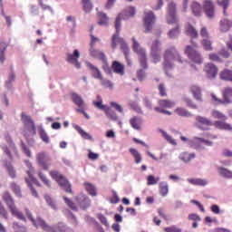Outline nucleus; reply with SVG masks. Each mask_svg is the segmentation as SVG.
I'll return each instance as SVG.
<instances>
[{
  "instance_id": "f257e3e1",
  "label": "nucleus",
  "mask_w": 232,
  "mask_h": 232,
  "mask_svg": "<svg viewBox=\"0 0 232 232\" xmlns=\"http://www.w3.org/2000/svg\"><path fill=\"white\" fill-rule=\"evenodd\" d=\"M25 215H26V217H28L31 219V221L33 222L34 226H35V227H41L43 229V231H46V232H68V231H70V228H68V227H66V225H64V223H58L57 226L53 227H50V225H48V223H46V221H44L41 218H37L36 220L34 219V217H32V212H30V210H28V208L25 209Z\"/></svg>"
},
{
  "instance_id": "f03ea898",
  "label": "nucleus",
  "mask_w": 232,
  "mask_h": 232,
  "mask_svg": "<svg viewBox=\"0 0 232 232\" xmlns=\"http://www.w3.org/2000/svg\"><path fill=\"white\" fill-rule=\"evenodd\" d=\"M163 59L164 70H171V68H173V63H175V61L177 63H184V60H182V56H180V53H179V51L175 47L166 49L163 53Z\"/></svg>"
},
{
  "instance_id": "7ed1b4c3",
  "label": "nucleus",
  "mask_w": 232,
  "mask_h": 232,
  "mask_svg": "<svg viewBox=\"0 0 232 232\" xmlns=\"http://www.w3.org/2000/svg\"><path fill=\"white\" fill-rule=\"evenodd\" d=\"M49 175L53 180H55V182L58 183V186H60L61 188L65 191V193H70L71 195H73V190L72 189V183L68 180V179L65 178L61 171L57 169L51 170L49 172Z\"/></svg>"
},
{
  "instance_id": "20e7f679",
  "label": "nucleus",
  "mask_w": 232,
  "mask_h": 232,
  "mask_svg": "<svg viewBox=\"0 0 232 232\" xmlns=\"http://www.w3.org/2000/svg\"><path fill=\"white\" fill-rule=\"evenodd\" d=\"M2 198L6 204L13 217H16V218H18L19 220H24V222H26V218H24V214L19 211V209L15 206V201L14 200V198H12V194H10V192L5 191L2 195Z\"/></svg>"
},
{
  "instance_id": "39448f33",
  "label": "nucleus",
  "mask_w": 232,
  "mask_h": 232,
  "mask_svg": "<svg viewBox=\"0 0 232 232\" xmlns=\"http://www.w3.org/2000/svg\"><path fill=\"white\" fill-rule=\"evenodd\" d=\"M5 143H1L0 148L9 160H14V155H19L17 146H15V142L8 133L5 134Z\"/></svg>"
},
{
  "instance_id": "423d86ee",
  "label": "nucleus",
  "mask_w": 232,
  "mask_h": 232,
  "mask_svg": "<svg viewBox=\"0 0 232 232\" xmlns=\"http://www.w3.org/2000/svg\"><path fill=\"white\" fill-rule=\"evenodd\" d=\"M21 120L24 124V137H30V135H35V133H37V129L35 128V121H34L32 116L26 115L24 112H22Z\"/></svg>"
},
{
  "instance_id": "0eeeda50",
  "label": "nucleus",
  "mask_w": 232,
  "mask_h": 232,
  "mask_svg": "<svg viewBox=\"0 0 232 232\" xmlns=\"http://www.w3.org/2000/svg\"><path fill=\"white\" fill-rule=\"evenodd\" d=\"M132 50L140 59V64L143 70H148V56L146 55V49L140 47V44L135 39V37H132Z\"/></svg>"
},
{
  "instance_id": "6e6552de",
  "label": "nucleus",
  "mask_w": 232,
  "mask_h": 232,
  "mask_svg": "<svg viewBox=\"0 0 232 232\" xmlns=\"http://www.w3.org/2000/svg\"><path fill=\"white\" fill-rule=\"evenodd\" d=\"M136 14V9L133 6L127 7L122 13H121L115 20V29L119 33L121 31V21L130 19Z\"/></svg>"
},
{
  "instance_id": "1a4fd4ad",
  "label": "nucleus",
  "mask_w": 232,
  "mask_h": 232,
  "mask_svg": "<svg viewBox=\"0 0 232 232\" xmlns=\"http://www.w3.org/2000/svg\"><path fill=\"white\" fill-rule=\"evenodd\" d=\"M144 18H143V26L145 28V34H150L151 30H153V25L155 24V20L157 17L153 11L146 10L144 11Z\"/></svg>"
},
{
  "instance_id": "9d476101",
  "label": "nucleus",
  "mask_w": 232,
  "mask_h": 232,
  "mask_svg": "<svg viewBox=\"0 0 232 232\" xmlns=\"http://www.w3.org/2000/svg\"><path fill=\"white\" fill-rule=\"evenodd\" d=\"M36 162L40 168L48 171V169H50V166H52V158L44 151L38 152L36 154Z\"/></svg>"
},
{
  "instance_id": "9b49d317",
  "label": "nucleus",
  "mask_w": 232,
  "mask_h": 232,
  "mask_svg": "<svg viewBox=\"0 0 232 232\" xmlns=\"http://www.w3.org/2000/svg\"><path fill=\"white\" fill-rule=\"evenodd\" d=\"M167 14L168 24H177L179 23V17L177 16V4H175V2L169 3Z\"/></svg>"
},
{
  "instance_id": "f8f14e48",
  "label": "nucleus",
  "mask_w": 232,
  "mask_h": 232,
  "mask_svg": "<svg viewBox=\"0 0 232 232\" xmlns=\"http://www.w3.org/2000/svg\"><path fill=\"white\" fill-rule=\"evenodd\" d=\"M158 104L160 107H155L154 111H156L158 113H163L164 115H172L171 111L165 109L174 108L175 102L171 100H159Z\"/></svg>"
},
{
  "instance_id": "ddd939ff",
  "label": "nucleus",
  "mask_w": 232,
  "mask_h": 232,
  "mask_svg": "<svg viewBox=\"0 0 232 232\" xmlns=\"http://www.w3.org/2000/svg\"><path fill=\"white\" fill-rule=\"evenodd\" d=\"M184 53L188 55V59H191L196 64H202V56L195 50L191 45H187Z\"/></svg>"
},
{
  "instance_id": "4468645a",
  "label": "nucleus",
  "mask_w": 232,
  "mask_h": 232,
  "mask_svg": "<svg viewBox=\"0 0 232 232\" xmlns=\"http://www.w3.org/2000/svg\"><path fill=\"white\" fill-rule=\"evenodd\" d=\"M65 61L69 63V64H73L79 70L81 68V63H79V59L81 57V53L79 50L75 49L73 53H67Z\"/></svg>"
},
{
  "instance_id": "2eb2a0df",
  "label": "nucleus",
  "mask_w": 232,
  "mask_h": 232,
  "mask_svg": "<svg viewBox=\"0 0 232 232\" xmlns=\"http://www.w3.org/2000/svg\"><path fill=\"white\" fill-rule=\"evenodd\" d=\"M75 200L83 211H86L92 206V199L86 195L80 194L75 197Z\"/></svg>"
},
{
  "instance_id": "dca6fc26",
  "label": "nucleus",
  "mask_w": 232,
  "mask_h": 232,
  "mask_svg": "<svg viewBox=\"0 0 232 232\" xmlns=\"http://www.w3.org/2000/svg\"><path fill=\"white\" fill-rule=\"evenodd\" d=\"M90 55L93 57V59H98V61H102V63L105 64L103 66V70H106V66L108 68V60L106 59V54H104L101 50L91 47Z\"/></svg>"
},
{
  "instance_id": "f3484780",
  "label": "nucleus",
  "mask_w": 232,
  "mask_h": 232,
  "mask_svg": "<svg viewBox=\"0 0 232 232\" xmlns=\"http://www.w3.org/2000/svg\"><path fill=\"white\" fill-rule=\"evenodd\" d=\"M204 72L208 79H215L218 75V67L213 63H207L204 67Z\"/></svg>"
},
{
  "instance_id": "a211bd4d",
  "label": "nucleus",
  "mask_w": 232,
  "mask_h": 232,
  "mask_svg": "<svg viewBox=\"0 0 232 232\" xmlns=\"http://www.w3.org/2000/svg\"><path fill=\"white\" fill-rule=\"evenodd\" d=\"M203 10L206 15L210 19L215 17V5H213V2L206 0L203 4Z\"/></svg>"
},
{
  "instance_id": "6ab92c4d",
  "label": "nucleus",
  "mask_w": 232,
  "mask_h": 232,
  "mask_svg": "<svg viewBox=\"0 0 232 232\" xmlns=\"http://www.w3.org/2000/svg\"><path fill=\"white\" fill-rule=\"evenodd\" d=\"M196 121L201 130H208V127L214 126L213 121L206 117L197 116Z\"/></svg>"
},
{
  "instance_id": "aec40b11",
  "label": "nucleus",
  "mask_w": 232,
  "mask_h": 232,
  "mask_svg": "<svg viewBox=\"0 0 232 232\" xmlns=\"http://www.w3.org/2000/svg\"><path fill=\"white\" fill-rule=\"evenodd\" d=\"M26 168H28V170L26 171L29 179H31L32 182H35L36 186L41 187V183L34 177V173L35 172V169H34V166H32V162L30 160H24Z\"/></svg>"
},
{
  "instance_id": "412c9836",
  "label": "nucleus",
  "mask_w": 232,
  "mask_h": 232,
  "mask_svg": "<svg viewBox=\"0 0 232 232\" xmlns=\"http://www.w3.org/2000/svg\"><path fill=\"white\" fill-rule=\"evenodd\" d=\"M185 34L188 35L191 39H198V31L191 25V24H188L185 27Z\"/></svg>"
},
{
  "instance_id": "4be33fe9",
  "label": "nucleus",
  "mask_w": 232,
  "mask_h": 232,
  "mask_svg": "<svg viewBox=\"0 0 232 232\" xmlns=\"http://www.w3.org/2000/svg\"><path fill=\"white\" fill-rule=\"evenodd\" d=\"M87 66L90 68L92 75L94 79H98V81H102V72H101V70H99V68H97L91 63H87Z\"/></svg>"
},
{
  "instance_id": "5701e85b",
  "label": "nucleus",
  "mask_w": 232,
  "mask_h": 232,
  "mask_svg": "<svg viewBox=\"0 0 232 232\" xmlns=\"http://www.w3.org/2000/svg\"><path fill=\"white\" fill-rule=\"evenodd\" d=\"M215 128L218 130H224L225 131H231L232 126L231 124L226 122V121H216L214 122Z\"/></svg>"
},
{
  "instance_id": "b1692460",
  "label": "nucleus",
  "mask_w": 232,
  "mask_h": 232,
  "mask_svg": "<svg viewBox=\"0 0 232 232\" xmlns=\"http://www.w3.org/2000/svg\"><path fill=\"white\" fill-rule=\"evenodd\" d=\"M223 101L225 104H231L232 102V88L231 87H226L223 92Z\"/></svg>"
},
{
  "instance_id": "393cba45",
  "label": "nucleus",
  "mask_w": 232,
  "mask_h": 232,
  "mask_svg": "<svg viewBox=\"0 0 232 232\" xmlns=\"http://www.w3.org/2000/svg\"><path fill=\"white\" fill-rule=\"evenodd\" d=\"M111 69L114 73H117L118 75H124V64L121 63V62H112Z\"/></svg>"
},
{
  "instance_id": "a878e982",
  "label": "nucleus",
  "mask_w": 232,
  "mask_h": 232,
  "mask_svg": "<svg viewBox=\"0 0 232 232\" xmlns=\"http://www.w3.org/2000/svg\"><path fill=\"white\" fill-rule=\"evenodd\" d=\"M190 92L196 101H198V102H202V91H200V87L197 85H192L190 87Z\"/></svg>"
},
{
  "instance_id": "bb28decb",
  "label": "nucleus",
  "mask_w": 232,
  "mask_h": 232,
  "mask_svg": "<svg viewBox=\"0 0 232 232\" xmlns=\"http://www.w3.org/2000/svg\"><path fill=\"white\" fill-rule=\"evenodd\" d=\"M6 48L8 45L5 42H0V63L1 64H5L6 61Z\"/></svg>"
},
{
  "instance_id": "cd10ccee",
  "label": "nucleus",
  "mask_w": 232,
  "mask_h": 232,
  "mask_svg": "<svg viewBox=\"0 0 232 232\" xmlns=\"http://www.w3.org/2000/svg\"><path fill=\"white\" fill-rule=\"evenodd\" d=\"M219 75L222 81L232 82V69H224L220 72Z\"/></svg>"
},
{
  "instance_id": "c85d7f7f",
  "label": "nucleus",
  "mask_w": 232,
  "mask_h": 232,
  "mask_svg": "<svg viewBox=\"0 0 232 232\" xmlns=\"http://www.w3.org/2000/svg\"><path fill=\"white\" fill-rule=\"evenodd\" d=\"M83 186L88 195H91V197H97V188L95 186H93V184L85 182Z\"/></svg>"
},
{
  "instance_id": "c756f323",
  "label": "nucleus",
  "mask_w": 232,
  "mask_h": 232,
  "mask_svg": "<svg viewBox=\"0 0 232 232\" xmlns=\"http://www.w3.org/2000/svg\"><path fill=\"white\" fill-rule=\"evenodd\" d=\"M174 113L176 115H179V117H191V113L189 112V111H188L187 109L183 108V107H178L174 110Z\"/></svg>"
},
{
  "instance_id": "7c9ffc66",
  "label": "nucleus",
  "mask_w": 232,
  "mask_h": 232,
  "mask_svg": "<svg viewBox=\"0 0 232 232\" xmlns=\"http://www.w3.org/2000/svg\"><path fill=\"white\" fill-rule=\"evenodd\" d=\"M72 102L78 106V108H84V100L79 94L72 93Z\"/></svg>"
},
{
  "instance_id": "2f4dec72",
  "label": "nucleus",
  "mask_w": 232,
  "mask_h": 232,
  "mask_svg": "<svg viewBox=\"0 0 232 232\" xmlns=\"http://www.w3.org/2000/svg\"><path fill=\"white\" fill-rule=\"evenodd\" d=\"M74 130H76L81 137H82V139H85L86 140H92V139H93V137H92L90 133L84 131V130H82V128H81V126L79 125H74Z\"/></svg>"
},
{
  "instance_id": "473e14b6",
  "label": "nucleus",
  "mask_w": 232,
  "mask_h": 232,
  "mask_svg": "<svg viewBox=\"0 0 232 232\" xmlns=\"http://www.w3.org/2000/svg\"><path fill=\"white\" fill-rule=\"evenodd\" d=\"M160 194L161 197H166L168 193H169V186L168 185V182L162 181L160 183Z\"/></svg>"
},
{
  "instance_id": "72a5a7b5",
  "label": "nucleus",
  "mask_w": 232,
  "mask_h": 232,
  "mask_svg": "<svg viewBox=\"0 0 232 232\" xmlns=\"http://www.w3.org/2000/svg\"><path fill=\"white\" fill-rule=\"evenodd\" d=\"M189 184L192 186H208V180L202 179H188Z\"/></svg>"
},
{
  "instance_id": "f704fd0d",
  "label": "nucleus",
  "mask_w": 232,
  "mask_h": 232,
  "mask_svg": "<svg viewBox=\"0 0 232 232\" xmlns=\"http://www.w3.org/2000/svg\"><path fill=\"white\" fill-rule=\"evenodd\" d=\"M130 153L134 158V160H135L136 164H140L142 162V156H140V152H139V150H137L133 148H130Z\"/></svg>"
},
{
  "instance_id": "c9c22d12",
  "label": "nucleus",
  "mask_w": 232,
  "mask_h": 232,
  "mask_svg": "<svg viewBox=\"0 0 232 232\" xmlns=\"http://www.w3.org/2000/svg\"><path fill=\"white\" fill-rule=\"evenodd\" d=\"M38 177L43 184H44V186H46L47 188H52V181L50 180V179H48L46 174H44L43 171H39Z\"/></svg>"
},
{
  "instance_id": "e433bc0d",
  "label": "nucleus",
  "mask_w": 232,
  "mask_h": 232,
  "mask_svg": "<svg viewBox=\"0 0 232 232\" xmlns=\"http://www.w3.org/2000/svg\"><path fill=\"white\" fill-rule=\"evenodd\" d=\"M218 171L221 177H224V179H232V171L231 170H229L226 168H223V167H219L218 169Z\"/></svg>"
},
{
  "instance_id": "4c0bfd02",
  "label": "nucleus",
  "mask_w": 232,
  "mask_h": 232,
  "mask_svg": "<svg viewBox=\"0 0 232 232\" xmlns=\"http://www.w3.org/2000/svg\"><path fill=\"white\" fill-rule=\"evenodd\" d=\"M201 44L204 50H206L207 52H211V50H213V43L211 42L210 38L202 39Z\"/></svg>"
},
{
  "instance_id": "58836bf2",
  "label": "nucleus",
  "mask_w": 232,
  "mask_h": 232,
  "mask_svg": "<svg viewBox=\"0 0 232 232\" xmlns=\"http://www.w3.org/2000/svg\"><path fill=\"white\" fill-rule=\"evenodd\" d=\"M196 155L195 153H188V152H183L179 155L180 160H183V162H190L195 159Z\"/></svg>"
},
{
  "instance_id": "ea45409f",
  "label": "nucleus",
  "mask_w": 232,
  "mask_h": 232,
  "mask_svg": "<svg viewBox=\"0 0 232 232\" xmlns=\"http://www.w3.org/2000/svg\"><path fill=\"white\" fill-rule=\"evenodd\" d=\"M63 198L64 200V203L66 204V206H68V208H70V209H72V211H79V208H77L75 202L68 198L66 196H63Z\"/></svg>"
},
{
  "instance_id": "a19ab883",
  "label": "nucleus",
  "mask_w": 232,
  "mask_h": 232,
  "mask_svg": "<svg viewBox=\"0 0 232 232\" xmlns=\"http://www.w3.org/2000/svg\"><path fill=\"white\" fill-rule=\"evenodd\" d=\"M120 46L125 57H128V55H130V46H128V43H126V41H124V39L121 38L120 39Z\"/></svg>"
},
{
  "instance_id": "79ce46f5",
  "label": "nucleus",
  "mask_w": 232,
  "mask_h": 232,
  "mask_svg": "<svg viewBox=\"0 0 232 232\" xmlns=\"http://www.w3.org/2000/svg\"><path fill=\"white\" fill-rule=\"evenodd\" d=\"M192 12L194 15H201L202 14V5L197 2H194L191 5Z\"/></svg>"
},
{
  "instance_id": "37998d69",
  "label": "nucleus",
  "mask_w": 232,
  "mask_h": 232,
  "mask_svg": "<svg viewBox=\"0 0 232 232\" xmlns=\"http://www.w3.org/2000/svg\"><path fill=\"white\" fill-rule=\"evenodd\" d=\"M161 44H162L160 42V40H155L154 42H152L150 45V52H156V53L162 52V47H160Z\"/></svg>"
},
{
  "instance_id": "c03bdc74",
  "label": "nucleus",
  "mask_w": 232,
  "mask_h": 232,
  "mask_svg": "<svg viewBox=\"0 0 232 232\" xmlns=\"http://www.w3.org/2000/svg\"><path fill=\"white\" fill-rule=\"evenodd\" d=\"M213 119H218V121H227V116L224 113L220 112L219 111L214 110L211 112Z\"/></svg>"
},
{
  "instance_id": "a18cd8bd",
  "label": "nucleus",
  "mask_w": 232,
  "mask_h": 232,
  "mask_svg": "<svg viewBox=\"0 0 232 232\" xmlns=\"http://www.w3.org/2000/svg\"><path fill=\"white\" fill-rule=\"evenodd\" d=\"M130 126L134 130H140V124L142 122L140 118L133 117L132 119H130Z\"/></svg>"
},
{
  "instance_id": "49530a36",
  "label": "nucleus",
  "mask_w": 232,
  "mask_h": 232,
  "mask_svg": "<svg viewBox=\"0 0 232 232\" xmlns=\"http://www.w3.org/2000/svg\"><path fill=\"white\" fill-rule=\"evenodd\" d=\"M183 102L188 106V108H190L191 110H198L197 104L191 100V98L183 97L182 98Z\"/></svg>"
},
{
  "instance_id": "de8ad7c7",
  "label": "nucleus",
  "mask_w": 232,
  "mask_h": 232,
  "mask_svg": "<svg viewBox=\"0 0 232 232\" xmlns=\"http://www.w3.org/2000/svg\"><path fill=\"white\" fill-rule=\"evenodd\" d=\"M98 17H99L98 24H100V26H104L108 24V16L106 15V14L98 13Z\"/></svg>"
},
{
  "instance_id": "09e8293b",
  "label": "nucleus",
  "mask_w": 232,
  "mask_h": 232,
  "mask_svg": "<svg viewBox=\"0 0 232 232\" xmlns=\"http://www.w3.org/2000/svg\"><path fill=\"white\" fill-rule=\"evenodd\" d=\"M179 34H180V26L177 24L176 28L171 29L169 32V37L170 39H175V37H178Z\"/></svg>"
},
{
  "instance_id": "8fccbe9b",
  "label": "nucleus",
  "mask_w": 232,
  "mask_h": 232,
  "mask_svg": "<svg viewBox=\"0 0 232 232\" xmlns=\"http://www.w3.org/2000/svg\"><path fill=\"white\" fill-rule=\"evenodd\" d=\"M120 39H122V38L119 37V32H117V30H116V34H114L112 36V39H111V48H112V50H115V48H117V44H121Z\"/></svg>"
},
{
  "instance_id": "3c124183",
  "label": "nucleus",
  "mask_w": 232,
  "mask_h": 232,
  "mask_svg": "<svg viewBox=\"0 0 232 232\" xmlns=\"http://www.w3.org/2000/svg\"><path fill=\"white\" fill-rule=\"evenodd\" d=\"M159 180H160V178H155L153 175H150L147 178V184L148 186H155V184L159 183Z\"/></svg>"
},
{
  "instance_id": "603ef678",
  "label": "nucleus",
  "mask_w": 232,
  "mask_h": 232,
  "mask_svg": "<svg viewBox=\"0 0 232 232\" xmlns=\"http://www.w3.org/2000/svg\"><path fill=\"white\" fill-rule=\"evenodd\" d=\"M218 5L223 7L224 15H227L226 11L229 8V0H218Z\"/></svg>"
},
{
  "instance_id": "864d4df0",
  "label": "nucleus",
  "mask_w": 232,
  "mask_h": 232,
  "mask_svg": "<svg viewBox=\"0 0 232 232\" xmlns=\"http://www.w3.org/2000/svg\"><path fill=\"white\" fill-rule=\"evenodd\" d=\"M106 116L111 119V121H117V113L113 111L111 108H107L105 111Z\"/></svg>"
},
{
  "instance_id": "5fc2aeb1",
  "label": "nucleus",
  "mask_w": 232,
  "mask_h": 232,
  "mask_svg": "<svg viewBox=\"0 0 232 232\" xmlns=\"http://www.w3.org/2000/svg\"><path fill=\"white\" fill-rule=\"evenodd\" d=\"M84 12H91L93 6L92 5L91 0H82Z\"/></svg>"
},
{
  "instance_id": "6e6d98bb",
  "label": "nucleus",
  "mask_w": 232,
  "mask_h": 232,
  "mask_svg": "<svg viewBox=\"0 0 232 232\" xmlns=\"http://www.w3.org/2000/svg\"><path fill=\"white\" fill-rule=\"evenodd\" d=\"M39 135H40V138L42 139V140H44L45 142V144L50 143V138L48 137V134L46 133V131L44 130L41 129L39 130Z\"/></svg>"
},
{
  "instance_id": "4d7b16f0",
  "label": "nucleus",
  "mask_w": 232,
  "mask_h": 232,
  "mask_svg": "<svg viewBox=\"0 0 232 232\" xmlns=\"http://www.w3.org/2000/svg\"><path fill=\"white\" fill-rule=\"evenodd\" d=\"M158 90L160 92V97H168V92H166V84L164 83H160L158 86Z\"/></svg>"
},
{
  "instance_id": "13d9d810",
  "label": "nucleus",
  "mask_w": 232,
  "mask_h": 232,
  "mask_svg": "<svg viewBox=\"0 0 232 232\" xmlns=\"http://www.w3.org/2000/svg\"><path fill=\"white\" fill-rule=\"evenodd\" d=\"M11 189L16 195V197H21V188L14 182L11 183Z\"/></svg>"
},
{
  "instance_id": "bf43d9fd",
  "label": "nucleus",
  "mask_w": 232,
  "mask_h": 232,
  "mask_svg": "<svg viewBox=\"0 0 232 232\" xmlns=\"http://www.w3.org/2000/svg\"><path fill=\"white\" fill-rule=\"evenodd\" d=\"M5 168L11 179H15L16 174H15V169H14V166H12V164H6Z\"/></svg>"
},
{
  "instance_id": "052dcab7",
  "label": "nucleus",
  "mask_w": 232,
  "mask_h": 232,
  "mask_svg": "<svg viewBox=\"0 0 232 232\" xmlns=\"http://www.w3.org/2000/svg\"><path fill=\"white\" fill-rule=\"evenodd\" d=\"M0 216L3 217V218H5V220H8V211L3 205V203L0 201Z\"/></svg>"
},
{
  "instance_id": "680f3d73",
  "label": "nucleus",
  "mask_w": 232,
  "mask_h": 232,
  "mask_svg": "<svg viewBox=\"0 0 232 232\" xmlns=\"http://www.w3.org/2000/svg\"><path fill=\"white\" fill-rule=\"evenodd\" d=\"M137 78L140 82H142L146 79V71L140 69L137 71Z\"/></svg>"
},
{
  "instance_id": "e2e57ef3",
  "label": "nucleus",
  "mask_w": 232,
  "mask_h": 232,
  "mask_svg": "<svg viewBox=\"0 0 232 232\" xmlns=\"http://www.w3.org/2000/svg\"><path fill=\"white\" fill-rule=\"evenodd\" d=\"M21 148H22L24 153L26 155V157H28L29 159L32 158V151L26 146V144H24V142H23V141L21 143Z\"/></svg>"
},
{
  "instance_id": "0e129e2a",
  "label": "nucleus",
  "mask_w": 232,
  "mask_h": 232,
  "mask_svg": "<svg viewBox=\"0 0 232 232\" xmlns=\"http://www.w3.org/2000/svg\"><path fill=\"white\" fill-rule=\"evenodd\" d=\"M44 198H45L48 206H50L53 209H57V206H55V202H53V199H52V198L50 196L45 195Z\"/></svg>"
},
{
  "instance_id": "69168bd1",
  "label": "nucleus",
  "mask_w": 232,
  "mask_h": 232,
  "mask_svg": "<svg viewBox=\"0 0 232 232\" xmlns=\"http://www.w3.org/2000/svg\"><path fill=\"white\" fill-rule=\"evenodd\" d=\"M202 39H209V31H208V28L202 27L199 32Z\"/></svg>"
},
{
  "instance_id": "338daca9",
  "label": "nucleus",
  "mask_w": 232,
  "mask_h": 232,
  "mask_svg": "<svg viewBox=\"0 0 232 232\" xmlns=\"http://www.w3.org/2000/svg\"><path fill=\"white\" fill-rule=\"evenodd\" d=\"M150 56L153 59V63H160V53L150 52Z\"/></svg>"
},
{
  "instance_id": "774afa93",
  "label": "nucleus",
  "mask_w": 232,
  "mask_h": 232,
  "mask_svg": "<svg viewBox=\"0 0 232 232\" xmlns=\"http://www.w3.org/2000/svg\"><path fill=\"white\" fill-rule=\"evenodd\" d=\"M166 232H182V230L175 226L166 227L164 229Z\"/></svg>"
}]
</instances>
